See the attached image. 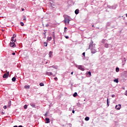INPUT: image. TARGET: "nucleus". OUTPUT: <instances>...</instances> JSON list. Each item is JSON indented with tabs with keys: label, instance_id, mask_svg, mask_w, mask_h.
I'll use <instances>...</instances> for the list:
<instances>
[{
	"label": "nucleus",
	"instance_id": "obj_1",
	"mask_svg": "<svg viewBox=\"0 0 127 127\" xmlns=\"http://www.w3.org/2000/svg\"><path fill=\"white\" fill-rule=\"evenodd\" d=\"M64 21L65 22V23H68V24H69V23L70 22V17L68 15H65L64 16Z\"/></svg>",
	"mask_w": 127,
	"mask_h": 127
},
{
	"label": "nucleus",
	"instance_id": "obj_2",
	"mask_svg": "<svg viewBox=\"0 0 127 127\" xmlns=\"http://www.w3.org/2000/svg\"><path fill=\"white\" fill-rule=\"evenodd\" d=\"M89 49H91V53H92V54H95V53L97 52V50H96L95 46L89 47Z\"/></svg>",
	"mask_w": 127,
	"mask_h": 127
},
{
	"label": "nucleus",
	"instance_id": "obj_3",
	"mask_svg": "<svg viewBox=\"0 0 127 127\" xmlns=\"http://www.w3.org/2000/svg\"><path fill=\"white\" fill-rule=\"evenodd\" d=\"M117 7H118V5H113L112 6H111V5L108 6V8H110V9H116Z\"/></svg>",
	"mask_w": 127,
	"mask_h": 127
},
{
	"label": "nucleus",
	"instance_id": "obj_4",
	"mask_svg": "<svg viewBox=\"0 0 127 127\" xmlns=\"http://www.w3.org/2000/svg\"><path fill=\"white\" fill-rule=\"evenodd\" d=\"M10 47H12V48H14L16 47V45H15V43L14 42H10L9 43Z\"/></svg>",
	"mask_w": 127,
	"mask_h": 127
},
{
	"label": "nucleus",
	"instance_id": "obj_5",
	"mask_svg": "<svg viewBox=\"0 0 127 127\" xmlns=\"http://www.w3.org/2000/svg\"><path fill=\"white\" fill-rule=\"evenodd\" d=\"M77 68L78 69L81 70V71H85V68H84V67L82 65H78Z\"/></svg>",
	"mask_w": 127,
	"mask_h": 127
},
{
	"label": "nucleus",
	"instance_id": "obj_6",
	"mask_svg": "<svg viewBox=\"0 0 127 127\" xmlns=\"http://www.w3.org/2000/svg\"><path fill=\"white\" fill-rule=\"evenodd\" d=\"M8 76H9V72H8L7 73H4L3 75V78H8Z\"/></svg>",
	"mask_w": 127,
	"mask_h": 127
},
{
	"label": "nucleus",
	"instance_id": "obj_7",
	"mask_svg": "<svg viewBox=\"0 0 127 127\" xmlns=\"http://www.w3.org/2000/svg\"><path fill=\"white\" fill-rule=\"evenodd\" d=\"M121 108H122V105L119 104V105H116L115 109L116 110H121Z\"/></svg>",
	"mask_w": 127,
	"mask_h": 127
},
{
	"label": "nucleus",
	"instance_id": "obj_8",
	"mask_svg": "<svg viewBox=\"0 0 127 127\" xmlns=\"http://www.w3.org/2000/svg\"><path fill=\"white\" fill-rule=\"evenodd\" d=\"M46 124H49L50 123V119L46 118L45 119Z\"/></svg>",
	"mask_w": 127,
	"mask_h": 127
},
{
	"label": "nucleus",
	"instance_id": "obj_9",
	"mask_svg": "<svg viewBox=\"0 0 127 127\" xmlns=\"http://www.w3.org/2000/svg\"><path fill=\"white\" fill-rule=\"evenodd\" d=\"M95 44H94V42L93 41H91L90 42V45H89V47H93L95 46Z\"/></svg>",
	"mask_w": 127,
	"mask_h": 127
},
{
	"label": "nucleus",
	"instance_id": "obj_10",
	"mask_svg": "<svg viewBox=\"0 0 127 127\" xmlns=\"http://www.w3.org/2000/svg\"><path fill=\"white\" fill-rule=\"evenodd\" d=\"M46 74L48 75V76H52L53 75L52 72H47Z\"/></svg>",
	"mask_w": 127,
	"mask_h": 127
},
{
	"label": "nucleus",
	"instance_id": "obj_11",
	"mask_svg": "<svg viewBox=\"0 0 127 127\" xmlns=\"http://www.w3.org/2000/svg\"><path fill=\"white\" fill-rule=\"evenodd\" d=\"M52 54H53V52L50 51L49 54L50 58H51L52 57Z\"/></svg>",
	"mask_w": 127,
	"mask_h": 127
},
{
	"label": "nucleus",
	"instance_id": "obj_12",
	"mask_svg": "<svg viewBox=\"0 0 127 127\" xmlns=\"http://www.w3.org/2000/svg\"><path fill=\"white\" fill-rule=\"evenodd\" d=\"M11 41L12 42H13V41H14V42H16V39H14V38L12 37L11 38Z\"/></svg>",
	"mask_w": 127,
	"mask_h": 127
},
{
	"label": "nucleus",
	"instance_id": "obj_13",
	"mask_svg": "<svg viewBox=\"0 0 127 127\" xmlns=\"http://www.w3.org/2000/svg\"><path fill=\"white\" fill-rule=\"evenodd\" d=\"M30 106H31V107H32V108H36L35 107V103H31L30 104Z\"/></svg>",
	"mask_w": 127,
	"mask_h": 127
},
{
	"label": "nucleus",
	"instance_id": "obj_14",
	"mask_svg": "<svg viewBox=\"0 0 127 127\" xmlns=\"http://www.w3.org/2000/svg\"><path fill=\"white\" fill-rule=\"evenodd\" d=\"M77 96H78V93L77 92H74V94H73V97L76 98Z\"/></svg>",
	"mask_w": 127,
	"mask_h": 127
},
{
	"label": "nucleus",
	"instance_id": "obj_15",
	"mask_svg": "<svg viewBox=\"0 0 127 127\" xmlns=\"http://www.w3.org/2000/svg\"><path fill=\"white\" fill-rule=\"evenodd\" d=\"M75 14H78L79 13V9H76L74 11Z\"/></svg>",
	"mask_w": 127,
	"mask_h": 127
},
{
	"label": "nucleus",
	"instance_id": "obj_16",
	"mask_svg": "<svg viewBox=\"0 0 127 127\" xmlns=\"http://www.w3.org/2000/svg\"><path fill=\"white\" fill-rule=\"evenodd\" d=\"M24 88H25V89H30V86H29V85H25Z\"/></svg>",
	"mask_w": 127,
	"mask_h": 127
},
{
	"label": "nucleus",
	"instance_id": "obj_17",
	"mask_svg": "<svg viewBox=\"0 0 127 127\" xmlns=\"http://www.w3.org/2000/svg\"><path fill=\"white\" fill-rule=\"evenodd\" d=\"M85 121H86V122H88L90 120V117H86L84 119Z\"/></svg>",
	"mask_w": 127,
	"mask_h": 127
},
{
	"label": "nucleus",
	"instance_id": "obj_18",
	"mask_svg": "<svg viewBox=\"0 0 127 127\" xmlns=\"http://www.w3.org/2000/svg\"><path fill=\"white\" fill-rule=\"evenodd\" d=\"M116 72H117V73L120 72V68L118 67L116 68Z\"/></svg>",
	"mask_w": 127,
	"mask_h": 127
},
{
	"label": "nucleus",
	"instance_id": "obj_19",
	"mask_svg": "<svg viewBox=\"0 0 127 127\" xmlns=\"http://www.w3.org/2000/svg\"><path fill=\"white\" fill-rule=\"evenodd\" d=\"M16 80V77H12V82H15Z\"/></svg>",
	"mask_w": 127,
	"mask_h": 127
},
{
	"label": "nucleus",
	"instance_id": "obj_20",
	"mask_svg": "<svg viewBox=\"0 0 127 127\" xmlns=\"http://www.w3.org/2000/svg\"><path fill=\"white\" fill-rule=\"evenodd\" d=\"M104 47L105 48H109V44H105Z\"/></svg>",
	"mask_w": 127,
	"mask_h": 127
},
{
	"label": "nucleus",
	"instance_id": "obj_21",
	"mask_svg": "<svg viewBox=\"0 0 127 127\" xmlns=\"http://www.w3.org/2000/svg\"><path fill=\"white\" fill-rule=\"evenodd\" d=\"M48 45V43H47V42H44V46H45V47H47Z\"/></svg>",
	"mask_w": 127,
	"mask_h": 127
},
{
	"label": "nucleus",
	"instance_id": "obj_22",
	"mask_svg": "<svg viewBox=\"0 0 127 127\" xmlns=\"http://www.w3.org/2000/svg\"><path fill=\"white\" fill-rule=\"evenodd\" d=\"M49 68H54V69H57V67H56V66H55V65H52V66H50Z\"/></svg>",
	"mask_w": 127,
	"mask_h": 127
},
{
	"label": "nucleus",
	"instance_id": "obj_23",
	"mask_svg": "<svg viewBox=\"0 0 127 127\" xmlns=\"http://www.w3.org/2000/svg\"><path fill=\"white\" fill-rule=\"evenodd\" d=\"M114 82H115V83H119V79L118 78L115 79L114 80Z\"/></svg>",
	"mask_w": 127,
	"mask_h": 127
},
{
	"label": "nucleus",
	"instance_id": "obj_24",
	"mask_svg": "<svg viewBox=\"0 0 127 127\" xmlns=\"http://www.w3.org/2000/svg\"><path fill=\"white\" fill-rule=\"evenodd\" d=\"M48 40H49V41H51V40H52V37H48Z\"/></svg>",
	"mask_w": 127,
	"mask_h": 127
},
{
	"label": "nucleus",
	"instance_id": "obj_25",
	"mask_svg": "<svg viewBox=\"0 0 127 127\" xmlns=\"http://www.w3.org/2000/svg\"><path fill=\"white\" fill-rule=\"evenodd\" d=\"M40 86L41 87H42V86H44V83H43V82L40 83Z\"/></svg>",
	"mask_w": 127,
	"mask_h": 127
},
{
	"label": "nucleus",
	"instance_id": "obj_26",
	"mask_svg": "<svg viewBox=\"0 0 127 127\" xmlns=\"http://www.w3.org/2000/svg\"><path fill=\"white\" fill-rule=\"evenodd\" d=\"M20 24L21 26H24V23L23 22H21L20 23Z\"/></svg>",
	"mask_w": 127,
	"mask_h": 127
},
{
	"label": "nucleus",
	"instance_id": "obj_27",
	"mask_svg": "<svg viewBox=\"0 0 127 127\" xmlns=\"http://www.w3.org/2000/svg\"><path fill=\"white\" fill-rule=\"evenodd\" d=\"M106 41H107V40H106V39H103V40L102 41V43H106Z\"/></svg>",
	"mask_w": 127,
	"mask_h": 127
},
{
	"label": "nucleus",
	"instance_id": "obj_28",
	"mask_svg": "<svg viewBox=\"0 0 127 127\" xmlns=\"http://www.w3.org/2000/svg\"><path fill=\"white\" fill-rule=\"evenodd\" d=\"M50 5H51V6L52 7H53V6H54V4H53V3H50Z\"/></svg>",
	"mask_w": 127,
	"mask_h": 127
},
{
	"label": "nucleus",
	"instance_id": "obj_29",
	"mask_svg": "<svg viewBox=\"0 0 127 127\" xmlns=\"http://www.w3.org/2000/svg\"><path fill=\"white\" fill-rule=\"evenodd\" d=\"M12 37L13 38H15L16 37V35H15V34H14Z\"/></svg>",
	"mask_w": 127,
	"mask_h": 127
},
{
	"label": "nucleus",
	"instance_id": "obj_30",
	"mask_svg": "<svg viewBox=\"0 0 127 127\" xmlns=\"http://www.w3.org/2000/svg\"><path fill=\"white\" fill-rule=\"evenodd\" d=\"M87 74L89 75V76H91L92 75V73L91 72V71H88Z\"/></svg>",
	"mask_w": 127,
	"mask_h": 127
},
{
	"label": "nucleus",
	"instance_id": "obj_31",
	"mask_svg": "<svg viewBox=\"0 0 127 127\" xmlns=\"http://www.w3.org/2000/svg\"><path fill=\"white\" fill-rule=\"evenodd\" d=\"M23 20H24L25 21H26V17L25 16H23Z\"/></svg>",
	"mask_w": 127,
	"mask_h": 127
},
{
	"label": "nucleus",
	"instance_id": "obj_32",
	"mask_svg": "<svg viewBox=\"0 0 127 127\" xmlns=\"http://www.w3.org/2000/svg\"><path fill=\"white\" fill-rule=\"evenodd\" d=\"M3 109L4 110H6V109H7V106H6V105H5L3 106Z\"/></svg>",
	"mask_w": 127,
	"mask_h": 127
},
{
	"label": "nucleus",
	"instance_id": "obj_33",
	"mask_svg": "<svg viewBox=\"0 0 127 127\" xmlns=\"http://www.w3.org/2000/svg\"><path fill=\"white\" fill-rule=\"evenodd\" d=\"M24 109H27V105H25L24 106Z\"/></svg>",
	"mask_w": 127,
	"mask_h": 127
},
{
	"label": "nucleus",
	"instance_id": "obj_34",
	"mask_svg": "<svg viewBox=\"0 0 127 127\" xmlns=\"http://www.w3.org/2000/svg\"><path fill=\"white\" fill-rule=\"evenodd\" d=\"M67 27H65L64 28V32H66V31H67Z\"/></svg>",
	"mask_w": 127,
	"mask_h": 127
},
{
	"label": "nucleus",
	"instance_id": "obj_35",
	"mask_svg": "<svg viewBox=\"0 0 127 127\" xmlns=\"http://www.w3.org/2000/svg\"><path fill=\"white\" fill-rule=\"evenodd\" d=\"M48 115V112H47L44 115L45 117H47V115Z\"/></svg>",
	"mask_w": 127,
	"mask_h": 127
},
{
	"label": "nucleus",
	"instance_id": "obj_36",
	"mask_svg": "<svg viewBox=\"0 0 127 127\" xmlns=\"http://www.w3.org/2000/svg\"><path fill=\"white\" fill-rule=\"evenodd\" d=\"M53 36L54 39V38H55V34H54V32H53Z\"/></svg>",
	"mask_w": 127,
	"mask_h": 127
},
{
	"label": "nucleus",
	"instance_id": "obj_37",
	"mask_svg": "<svg viewBox=\"0 0 127 127\" xmlns=\"http://www.w3.org/2000/svg\"><path fill=\"white\" fill-rule=\"evenodd\" d=\"M65 38H66V39H69V36H65Z\"/></svg>",
	"mask_w": 127,
	"mask_h": 127
},
{
	"label": "nucleus",
	"instance_id": "obj_38",
	"mask_svg": "<svg viewBox=\"0 0 127 127\" xmlns=\"http://www.w3.org/2000/svg\"><path fill=\"white\" fill-rule=\"evenodd\" d=\"M54 80H55V81H57V80H58V78H57V77H56L54 78Z\"/></svg>",
	"mask_w": 127,
	"mask_h": 127
},
{
	"label": "nucleus",
	"instance_id": "obj_39",
	"mask_svg": "<svg viewBox=\"0 0 127 127\" xmlns=\"http://www.w3.org/2000/svg\"><path fill=\"white\" fill-rule=\"evenodd\" d=\"M109 103H110V101H109V98H107V103L109 104Z\"/></svg>",
	"mask_w": 127,
	"mask_h": 127
},
{
	"label": "nucleus",
	"instance_id": "obj_40",
	"mask_svg": "<svg viewBox=\"0 0 127 127\" xmlns=\"http://www.w3.org/2000/svg\"><path fill=\"white\" fill-rule=\"evenodd\" d=\"M115 97H116V95L115 94H113L112 95V98H115Z\"/></svg>",
	"mask_w": 127,
	"mask_h": 127
},
{
	"label": "nucleus",
	"instance_id": "obj_41",
	"mask_svg": "<svg viewBox=\"0 0 127 127\" xmlns=\"http://www.w3.org/2000/svg\"><path fill=\"white\" fill-rule=\"evenodd\" d=\"M85 54H86V53L85 52H83L82 53V55H83V56H84V57H85Z\"/></svg>",
	"mask_w": 127,
	"mask_h": 127
},
{
	"label": "nucleus",
	"instance_id": "obj_42",
	"mask_svg": "<svg viewBox=\"0 0 127 127\" xmlns=\"http://www.w3.org/2000/svg\"><path fill=\"white\" fill-rule=\"evenodd\" d=\"M48 26H49V24H47L46 25V27H48Z\"/></svg>",
	"mask_w": 127,
	"mask_h": 127
},
{
	"label": "nucleus",
	"instance_id": "obj_43",
	"mask_svg": "<svg viewBox=\"0 0 127 127\" xmlns=\"http://www.w3.org/2000/svg\"><path fill=\"white\" fill-rule=\"evenodd\" d=\"M12 55H13V56L15 55V53H14V52L12 53Z\"/></svg>",
	"mask_w": 127,
	"mask_h": 127
},
{
	"label": "nucleus",
	"instance_id": "obj_44",
	"mask_svg": "<svg viewBox=\"0 0 127 127\" xmlns=\"http://www.w3.org/2000/svg\"><path fill=\"white\" fill-rule=\"evenodd\" d=\"M72 114H75V111L74 110H72Z\"/></svg>",
	"mask_w": 127,
	"mask_h": 127
},
{
	"label": "nucleus",
	"instance_id": "obj_45",
	"mask_svg": "<svg viewBox=\"0 0 127 127\" xmlns=\"http://www.w3.org/2000/svg\"><path fill=\"white\" fill-rule=\"evenodd\" d=\"M44 34H45V36H46V32H45V33H44Z\"/></svg>",
	"mask_w": 127,
	"mask_h": 127
},
{
	"label": "nucleus",
	"instance_id": "obj_46",
	"mask_svg": "<svg viewBox=\"0 0 127 127\" xmlns=\"http://www.w3.org/2000/svg\"><path fill=\"white\" fill-rule=\"evenodd\" d=\"M73 71H72L71 72V75H73Z\"/></svg>",
	"mask_w": 127,
	"mask_h": 127
},
{
	"label": "nucleus",
	"instance_id": "obj_47",
	"mask_svg": "<svg viewBox=\"0 0 127 127\" xmlns=\"http://www.w3.org/2000/svg\"><path fill=\"white\" fill-rule=\"evenodd\" d=\"M18 127H23L22 126H21V125H20Z\"/></svg>",
	"mask_w": 127,
	"mask_h": 127
},
{
	"label": "nucleus",
	"instance_id": "obj_48",
	"mask_svg": "<svg viewBox=\"0 0 127 127\" xmlns=\"http://www.w3.org/2000/svg\"><path fill=\"white\" fill-rule=\"evenodd\" d=\"M21 10H22V11H23L24 10V8H22Z\"/></svg>",
	"mask_w": 127,
	"mask_h": 127
},
{
	"label": "nucleus",
	"instance_id": "obj_49",
	"mask_svg": "<svg viewBox=\"0 0 127 127\" xmlns=\"http://www.w3.org/2000/svg\"><path fill=\"white\" fill-rule=\"evenodd\" d=\"M107 105L108 107H109V106H110L109 103H107Z\"/></svg>",
	"mask_w": 127,
	"mask_h": 127
},
{
	"label": "nucleus",
	"instance_id": "obj_50",
	"mask_svg": "<svg viewBox=\"0 0 127 127\" xmlns=\"http://www.w3.org/2000/svg\"><path fill=\"white\" fill-rule=\"evenodd\" d=\"M108 26H110V23H108Z\"/></svg>",
	"mask_w": 127,
	"mask_h": 127
},
{
	"label": "nucleus",
	"instance_id": "obj_51",
	"mask_svg": "<svg viewBox=\"0 0 127 127\" xmlns=\"http://www.w3.org/2000/svg\"><path fill=\"white\" fill-rule=\"evenodd\" d=\"M3 112H2V115H4Z\"/></svg>",
	"mask_w": 127,
	"mask_h": 127
},
{
	"label": "nucleus",
	"instance_id": "obj_52",
	"mask_svg": "<svg viewBox=\"0 0 127 127\" xmlns=\"http://www.w3.org/2000/svg\"><path fill=\"white\" fill-rule=\"evenodd\" d=\"M92 27H94V25H92Z\"/></svg>",
	"mask_w": 127,
	"mask_h": 127
},
{
	"label": "nucleus",
	"instance_id": "obj_53",
	"mask_svg": "<svg viewBox=\"0 0 127 127\" xmlns=\"http://www.w3.org/2000/svg\"><path fill=\"white\" fill-rule=\"evenodd\" d=\"M126 17H127V13L126 14Z\"/></svg>",
	"mask_w": 127,
	"mask_h": 127
},
{
	"label": "nucleus",
	"instance_id": "obj_54",
	"mask_svg": "<svg viewBox=\"0 0 127 127\" xmlns=\"http://www.w3.org/2000/svg\"><path fill=\"white\" fill-rule=\"evenodd\" d=\"M120 32H122V31H120Z\"/></svg>",
	"mask_w": 127,
	"mask_h": 127
},
{
	"label": "nucleus",
	"instance_id": "obj_55",
	"mask_svg": "<svg viewBox=\"0 0 127 127\" xmlns=\"http://www.w3.org/2000/svg\"><path fill=\"white\" fill-rule=\"evenodd\" d=\"M46 64H47V62L46 63Z\"/></svg>",
	"mask_w": 127,
	"mask_h": 127
}]
</instances>
